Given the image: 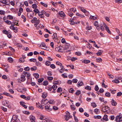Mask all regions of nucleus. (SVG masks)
<instances>
[{
	"mask_svg": "<svg viewBox=\"0 0 122 122\" xmlns=\"http://www.w3.org/2000/svg\"><path fill=\"white\" fill-rule=\"evenodd\" d=\"M105 96L108 97H110V93L109 92H107L105 94Z\"/></svg>",
	"mask_w": 122,
	"mask_h": 122,
	"instance_id": "ea45409f",
	"label": "nucleus"
},
{
	"mask_svg": "<svg viewBox=\"0 0 122 122\" xmlns=\"http://www.w3.org/2000/svg\"><path fill=\"white\" fill-rule=\"evenodd\" d=\"M48 82L47 81H44L43 83V85L44 86H46L48 84Z\"/></svg>",
	"mask_w": 122,
	"mask_h": 122,
	"instance_id": "cd10ccee",
	"label": "nucleus"
},
{
	"mask_svg": "<svg viewBox=\"0 0 122 122\" xmlns=\"http://www.w3.org/2000/svg\"><path fill=\"white\" fill-rule=\"evenodd\" d=\"M111 104L112 106H116L117 105V102L113 99H112Z\"/></svg>",
	"mask_w": 122,
	"mask_h": 122,
	"instance_id": "ddd939ff",
	"label": "nucleus"
},
{
	"mask_svg": "<svg viewBox=\"0 0 122 122\" xmlns=\"http://www.w3.org/2000/svg\"><path fill=\"white\" fill-rule=\"evenodd\" d=\"M46 44H45L44 43H42L40 45V47H41V48L42 49H45L44 48H42V47H44L45 46Z\"/></svg>",
	"mask_w": 122,
	"mask_h": 122,
	"instance_id": "c9c22d12",
	"label": "nucleus"
},
{
	"mask_svg": "<svg viewBox=\"0 0 122 122\" xmlns=\"http://www.w3.org/2000/svg\"><path fill=\"white\" fill-rule=\"evenodd\" d=\"M92 106L93 108L96 107L97 105L95 102L92 103H91Z\"/></svg>",
	"mask_w": 122,
	"mask_h": 122,
	"instance_id": "13d9d810",
	"label": "nucleus"
},
{
	"mask_svg": "<svg viewBox=\"0 0 122 122\" xmlns=\"http://www.w3.org/2000/svg\"><path fill=\"white\" fill-rule=\"evenodd\" d=\"M25 76H26L27 78V79H30V74L29 73H28L26 75H25Z\"/></svg>",
	"mask_w": 122,
	"mask_h": 122,
	"instance_id": "72a5a7b5",
	"label": "nucleus"
},
{
	"mask_svg": "<svg viewBox=\"0 0 122 122\" xmlns=\"http://www.w3.org/2000/svg\"><path fill=\"white\" fill-rule=\"evenodd\" d=\"M21 18L24 19L23 21L24 22H25L26 21V18L24 15H21Z\"/></svg>",
	"mask_w": 122,
	"mask_h": 122,
	"instance_id": "09e8293b",
	"label": "nucleus"
},
{
	"mask_svg": "<svg viewBox=\"0 0 122 122\" xmlns=\"http://www.w3.org/2000/svg\"><path fill=\"white\" fill-rule=\"evenodd\" d=\"M44 80V79L43 78H40L38 80V82L39 83H41Z\"/></svg>",
	"mask_w": 122,
	"mask_h": 122,
	"instance_id": "e433bc0d",
	"label": "nucleus"
},
{
	"mask_svg": "<svg viewBox=\"0 0 122 122\" xmlns=\"http://www.w3.org/2000/svg\"><path fill=\"white\" fill-rule=\"evenodd\" d=\"M82 62L85 64H87L89 63L90 62V61L89 60H84Z\"/></svg>",
	"mask_w": 122,
	"mask_h": 122,
	"instance_id": "dca6fc26",
	"label": "nucleus"
},
{
	"mask_svg": "<svg viewBox=\"0 0 122 122\" xmlns=\"http://www.w3.org/2000/svg\"><path fill=\"white\" fill-rule=\"evenodd\" d=\"M32 7L33 9L36 8L37 7V5L36 4H33L32 5Z\"/></svg>",
	"mask_w": 122,
	"mask_h": 122,
	"instance_id": "bf43d9fd",
	"label": "nucleus"
},
{
	"mask_svg": "<svg viewBox=\"0 0 122 122\" xmlns=\"http://www.w3.org/2000/svg\"><path fill=\"white\" fill-rule=\"evenodd\" d=\"M1 109L4 112H6L7 111V109L3 107H1Z\"/></svg>",
	"mask_w": 122,
	"mask_h": 122,
	"instance_id": "338daca9",
	"label": "nucleus"
},
{
	"mask_svg": "<svg viewBox=\"0 0 122 122\" xmlns=\"http://www.w3.org/2000/svg\"><path fill=\"white\" fill-rule=\"evenodd\" d=\"M50 105L48 104L45 106V108L46 109H48L47 111L49 112L52 110V108H50Z\"/></svg>",
	"mask_w": 122,
	"mask_h": 122,
	"instance_id": "7ed1b4c3",
	"label": "nucleus"
},
{
	"mask_svg": "<svg viewBox=\"0 0 122 122\" xmlns=\"http://www.w3.org/2000/svg\"><path fill=\"white\" fill-rule=\"evenodd\" d=\"M34 12L36 14L40 12L39 10L37 9H35L33 10Z\"/></svg>",
	"mask_w": 122,
	"mask_h": 122,
	"instance_id": "b1692460",
	"label": "nucleus"
},
{
	"mask_svg": "<svg viewBox=\"0 0 122 122\" xmlns=\"http://www.w3.org/2000/svg\"><path fill=\"white\" fill-rule=\"evenodd\" d=\"M10 122H18V120L16 119V118H12Z\"/></svg>",
	"mask_w": 122,
	"mask_h": 122,
	"instance_id": "5701e85b",
	"label": "nucleus"
},
{
	"mask_svg": "<svg viewBox=\"0 0 122 122\" xmlns=\"http://www.w3.org/2000/svg\"><path fill=\"white\" fill-rule=\"evenodd\" d=\"M115 120L117 122H120L122 121V116H118L116 117Z\"/></svg>",
	"mask_w": 122,
	"mask_h": 122,
	"instance_id": "39448f33",
	"label": "nucleus"
},
{
	"mask_svg": "<svg viewBox=\"0 0 122 122\" xmlns=\"http://www.w3.org/2000/svg\"><path fill=\"white\" fill-rule=\"evenodd\" d=\"M69 44H68L67 45H65V47L64 48V49L65 50L69 48Z\"/></svg>",
	"mask_w": 122,
	"mask_h": 122,
	"instance_id": "c03bdc74",
	"label": "nucleus"
},
{
	"mask_svg": "<svg viewBox=\"0 0 122 122\" xmlns=\"http://www.w3.org/2000/svg\"><path fill=\"white\" fill-rule=\"evenodd\" d=\"M20 81L22 82H24L25 80L26 79L25 77V76L23 75H21L20 77Z\"/></svg>",
	"mask_w": 122,
	"mask_h": 122,
	"instance_id": "9b49d317",
	"label": "nucleus"
},
{
	"mask_svg": "<svg viewBox=\"0 0 122 122\" xmlns=\"http://www.w3.org/2000/svg\"><path fill=\"white\" fill-rule=\"evenodd\" d=\"M30 119L31 121H32L35 120V118L34 117L32 116L30 117Z\"/></svg>",
	"mask_w": 122,
	"mask_h": 122,
	"instance_id": "f704fd0d",
	"label": "nucleus"
},
{
	"mask_svg": "<svg viewBox=\"0 0 122 122\" xmlns=\"http://www.w3.org/2000/svg\"><path fill=\"white\" fill-rule=\"evenodd\" d=\"M34 15V13L32 10H31V12L28 13L27 14V17L30 19H32V18H33Z\"/></svg>",
	"mask_w": 122,
	"mask_h": 122,
	"instance_id": "f257e3e1",
	"label": "nucleus"
},
{
	"mask_svg": "<svg viewBox=\"0 0 122 122\" xmlns=\"http://www.w3.org/2000/svg\"><path fill=\"white\" fill-rule=\"evenodd\" d=\"M41 5H43L45 7H46L47 6V4H45L42 2H41Z\"/></svg>",
	"mask_w": 122,
	"mask_h": 122,
	"instance_id": "e2e57ef3",
	"label": "nucleus"
},
{
	"mask_svg": "<svg viewBox=\"0 0 122 122\" xmlns=\"http://www.w3.org/2000/svg\"><path fill=\"white\" fill-rule=\"evenodd\" d=\"M94 112L96 114H99L100 111L99 109L96 108L94 109Z\"/></svg>",
	"mask_w": 122,
	"mask_h": 122,
	"instance_id": "4468645a",
	"label": "nucleus"
},
{
	"mask_svg": "<svg viewBox=\"0 0 122 122\" xmlns=\"http://www.w3.org/2000/svg\"><path fill=\"white\" fill-rule=\"evenodd\" d=\"M24 70L26 71H28L30 70V68L29 67L27 66L24 68Z\"/></svg>",
	"mask_w": 122,
	"mask_h": 122,
	"instance_id": "0e129e2a",
	"label": "nucleus"
},
{
	"mask_svg": "<svg viewBox=\"0 0 122 122\" xmlns=\"http://www.w3.org/2000/svg\"><path fill=\"white\" fill-rule=\"evenodd\" d=\"M90 18L92 20H95L97 18L96 17H95L94 16L90 15Z\"/></svg>",
	"mask_w": 122,
	"mask_h": 122,
	"instance_id": "a878e982",
	"label": "nucleus"
},
{
	"mask_svg": "<svg viewBox=\"0 0 122 122\" xmlns=\"http://www.w3.org/2000/svg\"><path fill=\"white\" fill-rule=\"evenodd\" d=\"M77 86L78 87L84 85V84L82 81H79L77 84Z\"/></svg>",
	"mask_w": 122,
	"mask_h": 122,
	"instance_id": "9d476101",
	"label": "nucleus"
},
{
	"mask_svg": "<svg viewBox=\"0 0 122 122\" xmlns=\"http://www.w3.org/2000/svg\"><path fill=\"white\" fill-rule=\"evenodd\" d=\"M81 93V92L80 91L77 90L76 93V94L77 95H79Z\"/></svg>",
	"mask_w": 122,
	"mask_h": 122,
	"instance_id": "8fccbe9b",
	"label": "nucleus"
},
{
	"mask_svg": "<svg viewBox=\"0 0 122 122\" xmlns=\"http://www.w3.org/2000/svg\"><path fill=\"white\" fill-rule=\"evenodd\" d=\"M8 61L9 62H12L13 61V59L11 57L8 58Z\"/></svg>",
	"mask_w": 122,
	"mask_h": 122,
	"instance_id": "a18cd8bd",
	"label": "nucleus"
},
{
	"mask_svg": "<svg viewBox=\"0 0 122 122\" xmlns=\"http://www.w3.org/2000/svg\"><path fill=\"white\" fill-rule=\"evenodd\" d=\"M14 25H11L10 27V28L13 30H15L17 31V27H14Z\"/></svg>",
	"mask_w": 122,
	"mask_h": 122,
	"instance_id": "2eb2a0df",
	"label": "nucleus"
},
{
	"mask_svg": "<svg viewBox=\"0 0 122 122\" xmlns=\"http://www.w3.org/2000/svg\"><path fill=\"white\" fill-rule=\"evenodd\" d=\"M25 60L22 58H20L19 59V61L20 62H23Z\"/></svg>",
	"mask_w": 122,
	"mask_h": 122,
	"instance_id": "603ef678",
	"label": "nucleus"
},
{
	"mask_svg": "<svg viewBox=\"0 0 122 122\" xmlns=\"http://www.w3.org/2000/svg\"><path fill=\"white\" fill-rule=\"evenodd\" d=\"M72 82L74 83H76L78 81L77 80L76 78L73 79L72 80Z\"/></svg>",
	"mask_w": 122,
	"mask_h": 122,
	"instance_id": "3c124183",
	"label": "nucleus"
},
{
	"mask_svg": "<svg viewBox=\"0 0 122 122\" xmlns=\"http://www.w3.org/2000/svg\"><path fill=\"white\" fill-rule=\"evenodd\" d=\"M42 13H43V14L45 15L47 17H48L49 16L50 14L48 13H47L45 11H44V10H42Z\"/></svg>",
	"mask_w": 122,
	"mask_h": 122,
	"instance_id": "f3484780",
	"label": "nucleus"
},
{
	"mask_svg": "<svg viewBox=\"0 0 122 122\" xmlns=\"http://www.w3.org/2000/svg\"><path fill=\"white\" fill-rule=\"evenodd\" d=\"M112 81L114 83H118L119 82V81L118 80L116 79L113 80Z\"/></svg>",
	"mask_w": 122,
	"mask_h": 122,
	"instance_id": "6e6d98bb",
	"label": "nucleus"
},
{
	"mask_svg": "<svg viewBox=\"0 0 122 122\" xmlns=\"http://www.w3.org/2000/svg\"><path fill=\"white\" fill-rule=\"evenodd\" d=\"M53 36V39L55 41V39L58 40V38L57 36V34L55 33H54L53 34V35L52 36Z\"/></svg>",
	"mask_w": 122,
	"mask_h": 122,
	"instance_id": "f8f14e48",
	"label": "nucleus"
},
{
	"mask_svg": "<svg viewBox=\"0 0 122 122\" xmlns=\"http://www.w3.org/2000/svg\"><path fill=\"white\" fill-rule=\"evenodd\" d=\"M73 105H71L70 106V107L71 109L73 110H74L76 109L75 107Z\"/></svg>",
	"mask_w": 122,
	"mask_h": 122,
	"instance_id": "49530a36",
	"label": "nucleus"
},
{
	"mask_svg": "<svg viewBox=\"0 0 122 122\" xmlns=\"http://www.w3.org/2000/svg\"><path fill=\"white\" fill-rule=\"evenodd\" d=\"M46 101L48 100L46 99H43L41 101V103L42 106H45L48 104V101Z\"/></svg>",
	"mask_w": 122,
	"mask_h": 122,
	"instance_id": "f03ea898",
	"label": "nucleus"
},
{
	"mask_svg": "<svg viewBox=\"0 0 122 122\" xmlns=\"http://www.w3.org/2000/svg\"><path fill=\"white\" fill-rule=\"evenodd\" d=\"M52 86H49V87L47 88V89L49 91H51L52 90Z\"/></svg>",
	"mask_w": 122,
	"mask_h": 122,
	"instance_id": "69168bd1",
	"label": "nucleus"
},
{
	"mask_svg": "<svg viewBox=\"0 0 122 122\" xmlns=\"http://www.w3.org/2000/svg\"><path fill=\"white\" fill-rule=\"evenodd\" d=\"M47 96V94L46 92H43L42 93V97L44 98H46Z\"/></svg>",
	"mask_w": 122,
	"mask_h": 122,
	"instance_id": "6ab92c4d",
	"label": "nucleus"
},
{
	"mask_svg": "<svg viewBox=\"0 0 122 122\" xmlns=\"http://www.w3.org/2000/svg\"><path fill=\"white\" fill-rule=\"evenodd\" d=\"M33 19L31 21V22L32 23H34L35 22L36 20V17H33Z\"/></svg>",
	"mask_w": 122,
	"mask_h": 122,
	"instance_id": "7c9ffc66",
	"label": "nucleus"
},
{
	"mask_svg": "<svg viewBox=\"0 0 122 122\" xmlns=\"http://www.w3.org/2000/svg\"><path fill=\"white\" fill-rule=\"evenodd\" d=\"M62 91V89L61 87H59L58 88L57 90V92L58 93L61 92Z\"/></svg>",
	"mask_w": 122,
	"mask_h": 122,
	"instance_id": "393cba45",
	"label": "nucleus"
},
{
	"mask_svg": "<svg viewBox=\"0 0 122 122\" xmlns=\"http://www.w3.org/2000/svg\"><path fill=\"white\" fill-rule=\"evenodd\" d=\"M110 110V108L107 106L104 107L102 108V111L104 112H105L108 110Z\"/></svg>",
	"mask_w": 122,
	"mask_h": 122,
	"instance_id": "20e7f679",
	"label": "nucleus"
},
{
	"mask_svg": "<svg viewBox=\"0 0 122 122\" xmlns=\"http://www.w3.org/2000/svg\"><path fill=\"white\" fill-rule=\"evenodd\" d=\"M40 22V20H37V18H36V20L35 21V24H34V25L36 27L37 25L39 24Z\"/></svg>",
	"mask_w": 122,
	"mask_h": 122,
	"instance_id": "1a4fd4ad",
	"label": "nucleus"
},
{
	"mask_svg": "<svg viewBox=\"0 0 122 122\" xmlns=\"http://www.w3.org/2000/svg\"><path fill=\"white\" fill-rule=\"evenodd\" d=\"M93 117L94 118L97 119H100L101 118V117L99 115L94 116Z\"/></svg>",
	"mask_w": 122,
	"mask_h": 122,
	"instance_id": "412c9836",
	"label": "nucleus"
},
{
	"mask_svg": "<svg viewBox=\"0 0 122 122\" xmlns=\"http://www.w3.org/2000/svg\"><path fill=\"white\" fill-rule=\"evenodd\" d=\"M34 76H35V77L36 79L38 78L39 77V75L37 73H35L33 74Z\"/></svg>",
	"mask_w": 122,
	"mask_h": 122,
	"instance_id": "bb28decb",
	"label": "nucleus"
},
{
	"mask_svg": "<svg viewBox=\"0 0 122 122\" xmlns=\"http://www.w3.org/2000/svg\"><path fill=\"white\" fill-rule=\"evenodd\" d=\"M48 102L51 104H53L54 103L53 100H51L48 101Z\"/></svg>",
	"mask_w": 122,
	"mask_h": 122,
	"instance_id": "58836bf2",
	"label": "nucleus"
},
{
	"mask_svg": "<svg viewBox=\"0 0 122 122\" xmlns=\"http://www.w3.org/2000/svg\"><path fill=\"white\" fill-rule=\"evenodd\" d=\"M75 54L78 56L81 55V53L79 51H77L76 52Z\"/></svg>",
	"mask_w": 122,
	"mask_h": 122,
	"instance_id": "864d4df0",
	"label": "nucleus"
},
{
	"mask_svg": "<svg viewBox=\"0 0 122 122\" xmlns=\"http://www.w3.org/2000/svg\"><path fill=\"white\" fill-rule=\"evenodd\" d=\"M4 22L6 23V24H8V25H10L11 24L12 25V23H11V22L8 20H7L6 21H4Z\"/></svg>",
	"mask_w": 122,
	"mask_h": 122,
	"instance_id": "a19ab883",
	"label": "nucleus"
},
{
	"mask_svg": "<svg viewBox=\"0 0 122 122\" xmlns=\"http://www.w3.org/2000/svg\"><path fill=\"white\" fill-rule=\"evenodd\" d=\"M58 14L60 16L62 17H64L66 16L65 14L62 11H59L58 13Z\"/></svg>",
	"mask_w": 122,
	"mask_h": 122,
	"instance_id": "0eeeda50",
	"label": "nucleus"
},
{
	"mask_svg": "<svg viewBox=\"0 0 122 122\" xmlns=\"http://www.w3.org/2000/svg\"><path fill=\"white\" fill-rule=\"evenodd\" d=\"M29 61L30 62H34L36 61V59L35 58H31L30 59Z\"/></svg>",
	"mask_w": 122,
	"mask_h": 122,
	"instance_id": "473e14b6",
	"label": "nucleus"
},
{
	"mask_svg": "<svg viewBox=\"0 0 122 122\" xmlns=\"http://www.w3.org/2000/svg\"><path fill=\"white\" fill-rule=\"evenodd\" d=\"M35 63L36 65L38 66H41V63L39 61L37 62L36 61Z\"/></svg>",
	"mask_w": 122,
	"mask_h": 122,
	"instance_id": "4be33fe9",
	"label": "nucleus"
},
{
	"mask_svg": "<svg viewBox=\"0 0 122 122\" xmlns=\"http://www.w3.org/2000/svg\"><path fill=\"white\" fill-rule=\"evenodd\" d=\"M7 17L9 19L11 20L13 19V16L11 15H8L7 16Z\"/></svg>",
	"mask_w": 122,
	"mask_h": 122,
	"instance_id": "052dcab7",
	"label": "nucleus"
},
{
	"mask_svg": "<svg viewBox=\"0 0 122 122\" xmlns=\"http://www.w3.org/2000/svg\"><path fill=\"white\" fill-rule=\"evenodd\" d=\"M37 67L35 66H34L33 67L30 68L31 70L32 71H35L37 70Z\"/></svg>",
	"mask_w": 122,
	"mask_h": 122,
	"instance_id": "aec40b11",
	"label": "nucleus"
},
{
	"mask_svg": "<svg viewBox=\"0 0 122 122\" xmlns=\"http://www.w3.org/2000/svg\"><path fill=\"white\" fill-rule=\"evenodd\" d=\"M85 88L86 89L88 90L89 91H90L91 90V87L89 86H87Z\"/></svg>",
	"mask_w": 122,
	"mask_h": 122,
	"instance_id": "4c0bfd02",
	"label": "nucleus"
},
{
	"mask_svg": "<svg viewBox=\"0 0 122 122\" xmlns=\"http://www.w3.org/2000/svg\"><path fill=\"white\" fill-rule=\"evenodd\" d=\"M49 120L47 119L44 118L42 121V122H47L49 121Z\"/></svg>",
	"mask_w": 122,
	"mask_h": 122,
	"instance_id": "774afa93",
	"label": "nucleus"
},
{
	"mask_svg": "<svg viewBox=\"0 0 122 122\" xmlns=\"http://www.w3.org/2000/svg\"><path fill=\"white\" fill-rule=\"evenodd\" d=\"M68 14L71 17L73 15V14L70 11L68 12Z\"/></svg>",
	"mask_w": 122,
	"mask_h": 122,
	"instance_id": "5fc2aeb1",
	"label": "nucleus"
},
{
	"mask_svg": "<svg viewBox=\"0 0 122 122\" xmlns=\"http://www.w3.org/2000/svg\"><path fill=\"white\" fill-rule=\"evenodd\" d=\"M94 25L95 26L97 27H99V25L98 24V22L97 21H95L93 23Z\"/></svg>",
	"mask_w": 122,
	"mask_h": 122,
	"instance_id": "a211bd4d",
	"label": "nucleus"
},
{
	"mask_svg": "<svg viewBox=\"0 0 122 122\" xmlns=\"http://www.w3.org/2000/svg\"><path fill=\"white\" fill-rule=\"evenodd\" d=\"M80 10L84 13H85V12H86V10L84 9L83 8H80Z\"/></svg>",
	"mask_w": 122,
	"mask_h": 122,
	"instance_id": "37998d69",
	"label": "nucleus"
},
{
	"mask_svg": "<svg viewBox=\"0 0 122 122\" xmlns=\"http://www.w3.org/2000/svg\"><path fill=\"white\" fill-rule=\"evenodd\" d=\"M86 29L87 30H90L92 29V28L91 26H88L86 27Z\"/></svg>",
	"mask_w": 122,
	"mask_h": 122,
	"instance_id": "de8ad7c7",
	"label": "nucleus"
},
{
	"mask_svg": "<svg viewBox=\"0 0 122 122\" xmlns=\"http://www.w3.org/2000/svg\"><path fill=\"white\" fill-rule=\"evenodd\" d=\"M115 2L118 4L122 3V0H115Z\"/></svg>",
	"mask_w": 122,
	"mask_h": 122,
	"instance_id": "4d7b16f0",
	"label": "nucleus"
},
{
	"mask_svg": "<svg viewBox=\"0 0 122 122\" xmlns=\"http://www.w3.org/2000/svg\"><path fill=\"white\" fill-rule=\"evenodd\" d=\"M3 32L4 34L6 35H8L9 34V32L5 30H3Z\"/></svg>",
	"mask_w": 122,
	"mask_h": 122,
	"instance_id": "c756f323",
	"label": "nucleus"
},
{
	"mask_svg": "<svg viewBox=\"0 0 122 122\" xmlns=\"http://www.w3.org/2000/svg\"><path fill=\"white\" fill-rule=\"evenodd\" d=\"M67 74L66 73H64L63 74H61V76L62 77L64 78H67Z\"/></svg>",
	"mask_w": 122,
	"mask_h": 122,
	"instance_id": "79ce46f5",
	"label": "nucleus"
},
{
	"mask_svg": "<svg viewBox=\"0 0 122 122\" xmlns=\"http://www.w3.org/2000/svg\"><path fill=\"white\" fill-rule=\"evenodd\" d=\"M76 11V8H72L70 9V11L71 12L73 11V12H75Z\"/></svg>",
	"mask_w": 122,
	"mask_h": 122,
	"instance_id": "2f4dec72",
	"label": "nucleus"
},
{
	"mask_svg": "<svg viewBox=\"0 0 122 122\" xmlns=\"http://www.w3.org/2000/svg\"><path fill=\"white\" fill-rule=\"evenodd\" d=\"M20 104L21 105L23 106L25 108V109H26L27 108V106L25 105V103L24 102L22 101H20Z\"/></svg>",
	"mask_w": 122,
	"mask_h": 122,
	"instance_id": "6e6552de",
	"label": "nucleus"
},
{
	"mask_svg": "<svg viewBox=\"0 0 122 122\" xmlns=\"http://www.w3.org/2000/svg\"><path fill=\"white\" fill-rule=\"evenodd\" d=\"M108 120V119L107 118V115H105L103 118L101 119V121L103 122L107 121Z\"/></svg>",
	"mask_w": 122,
	"mask_h": 122,
	"instance_id": "423d86ee",
	"label": "nucleus"
},
{
	"mask_svg": "<svg viewBox=\"0 0 122 122\" xmlns=\"http://www.w3.org/2000/svg\"><path fill=\"white\" fill-rule=\"evenodd\" d=\"M51 63V62L50 61H47L46 62L45 64L47 66H48L50 65Z\"/></svg>",
	"mask_w": 122,
	"mask_h": 122,
	"instance_id": "c85d7f7f",
	"label": "nucleus"
},
{
	"mask_svg": "<svg viewBox=\"0 0 122 122\" xmlns=\"http://www.w3.org/2000/svg\"><path fill=\"white\" fill-rule=\"evenodd\" d=\"M5 14V12L2 10H0V14L1 15H4Z\"/></svg>",
	"mask_w": 122,
	"mask_h": 122,
	"instance_id": "680f3d73",
	"label": "nucleus"
}]
</instances>
